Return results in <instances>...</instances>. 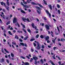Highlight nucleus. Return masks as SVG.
<instances>
[{
	"label": "nucleus",
	"instance_id": "f257e3e1",
	"mask_svg": "<svg viewBox=\"0 0 65 65\" xmlns=\"http://www.w3.org/2000/svg\"><path fill=\"white\" fill-rule=\"evenodd\" d=\"M52 27V26L51 25L49 24L48 25H45V28L48 30H50V27Z\"/></svg>",
	"mask_w": 65,
	"mask_h": 65
},
{
	"label": "nucleus",
	"instance_id": "f03ea898",
	"mask_svg": "<svg viewBox=\"0 0 65 65\" xmlns=\"http://www.w3.org/2000/svg\"><path fill=\"white\" fill-rule=\"evenodd\" d=\"M22 19L23 21L24 22H25L26 21H27V22H29L30 21L29 20V19L28 18H27L26 19L25 18H22Z\"/></svg>",
	"mask_w": 65,
	"mask_h": 65
},
{
	"label": "nucleus",
	"instance_id": "7ed1b4c3",
	"mask_svg": "<svg viewBox=\"0 0 65 65\" xmlns=\"http://www.w3.org/2000/svg\"><path fill=\"white\" fill-rule=\"evenodd\" d=\"M37 46L36 47V48L38 50H40V46H39L40 44L38 42H37Z\"/></svg>",
	"mask_w": 65,
	"mask_h": 65
},
{
	"label": "nucleus",
	"instance_id": "20e7f679",
	"mask_svg": "<svg viewBox=\"0 0 65 65\" xmlns=\"http://www.w3.org/2000/svg\"><path fill=\"white\" fill-rule=\"evenodd\" d=\"M17 19L15 18H14V19L13 20V24H14L15 23H17Z\"/></svg>",
	"mask_w": 65,
	"mask_h": 65
},
{
	"label": "nucleus",
	"instance_id": "39448f33",
	"mask_svg": "<svg viewBox=\"0 0 65 65\" xmlns=\"http://www.w3.org/2000/svg\"><path fill=\"white\" fill-rule=\"evenodd\" d=\"M1 4L2 5H3L5 7H6V5L5 4V3H3V2H1Z\"/></svg>",
	"mask_w": 65,
	"mask_h": 65
},
{
	"label": "nucleus",
	"instance_id": "423d86ee",
	"mask_svg": "<svg viewBox=\"0 0 65 65\" xmlns=\"http://www.w3.org/2000/svg\"><path fill=\"white\" fill-rule=\"evenodd\" d=\"M32 26L33 28H35V29H36L37 27H36V26H34V23H32Z\"/></svg>",
	"mask_w": 65,
	"mask_h": 65
},
{
	"label": "nucleus",
	"instance_id": "0eeeda50",
	"mask_svg": "<svg viewBox=\"0 0 65 65\" xmlns=\"http://www.w3.org/2000/svg\"><path fill=\"white\" fill-rule=\"evenodd\" d=\"M45 40H47L49 39V38H50L49 37V36H47L46 37H45Z\"/></svg>",
	"mask_w": 65,
	"mask_h": 65
},
{
	"label": "nucleus",
	"instance_id": "6e6552de",
	"mask_svg": "<svg viewBox=\"0 0 65 65\" xmlns=\"http://www.w3.org/2000/svg\"><path fill=\"white\" fill-rule=\"evenodd\" d=\"M33 59L35 60V61H37V60H38V58L36 57H33Z\"/></svg>",
	"mask_w": 65,
	"mask_h": 65
},
{
	"label": "nucleus",
	"instance_id": "1a4fd4ad",
	"mask_svg": "<svg viewBox=\"0 0 65 65\" xmlns=\"http://www.w3.org/2000/svg\"><path fill=\"white\" fill-rule=\"evenodd\" d=\"M50 62L52 65H55V64L53 63V62L51 60H50Z\"/></svg>",
	"mask_w": 65,
	"mask_h": 65
},
{
	"label": "nucleus",
	"instance_id": "9d476101",
	"mask_svg": "<svg viewBox=\"0 0 65 65\" xmlns=\"http://www.w3.org/2000/svg\"><path fill=\"white\" fill-rule=\"evenodd\" d=\"M35 8L37 9H38L39 10H41V9L38 7L36 6Z\"/></svg>",
	"mask_w": 65,
	"mask_h": 65
},
{
	"label": "nucleus",
	"instance_id": "9b49d317",
	"mask_svg": "<svg viewBox=\"0 0 65 65\" xmlns=\"http://www.w3.org/2000/svg\"><path fill=\"white\" fill-rule=\"evenodd\" d=\"M48 6L50 8V9L51 10H52V5H48Z\"/></svg>",
	"mask_w": 65,
	"mask_h": 65
},
{
	"label": "nucleus",
	"instance_id": "f8f14e48",
	"mask_svg": "<svg viewBox=\"0 0 65 65\" xmlns=\"http://www.w3.org/2000/svg\"><path fill=\"white\" fill-rule=\"evenodd\" d=\"M21 25L22 26V27H23V28H26V27H25V25H23L22 23H21Z\"/></svg>",
	"mask_w": 65,
	"mask_h": 65
},
{
	"label": "nucleus",
	"instance_id": "ddd939ff",
	"mask_svg": "<svg viewBox=\"0 0 65 65\" xmlns=\"http://www.w3.org/2000/svg\"><path fill=\"white\" fill-rule=\"evenodd\" d=\"M29 38V36H27L24 39L25 40H26L27 39V38Z\"/></svg>",
	"mask_w": 65,
	"mask_h": 65
},
{
	"label": "nucleus",
	"instance_id": "4468645a",
	"mask_svg": "<svg viewBox=\"0 0 65 65\" xmlns=\"http://www.w3.org/2000/svg\"><path fill=\"white\" fill-rule=\"evenodd\" d=\"M31 4L33 5H36V4L35 3L33 2H31Z\"/></svg>",
	"mask_w": 65,
	"mask_h": 65
},
{
	"label": "nucleus",
	"instance_id": "2eb2a0df",
	"mask_svg": "<svg viewBox=\"0 0 65 65\" xmlns=\"http://www.w3.org/2000/svg\"><path fill=\"white\" fill-rule=\"evenodd\" d=\"M27 30L28 32H29V33H30L31 32V30L29 28H28L27 29Z\"/></svg>",
	"mask_w": 65,
	"mask_h": 65
},
{
	"label": "nucleus",
	"instance_id": "dca6fc26",
	"mask_svg": "<svg viewBox=\"0 0 65 65\" xmlns=\"http://www.w3.org/2000/svg\"><path fill=\"white\" fill-rule=\"evenodd\" d=\"M15 39H19V37L18 36L16 35L15 37Z\"/></svg>",
	"mask_w": 65,
	"mask_h": 65
},
{
	"label": "nucleus",
	"instance_id": "f3484780",
	"mask_svg": "<svg viewBox=\"0 0 65 65\" xmlns=\"http://www.w3.org/2000/svg\"><path fill=\"white\" fill-rule=\"evenodd\" d=\"M4 50L5 51V52H6V53H9V52L8 51H7V50L5 48L4 49Z\"/></svg>",
	"mask_w": 65,
	"mask_h": 65
},
{
	"label": "nucleus",
	"instance_id": "a211bd4d",
	"mask_svg": "<svg viewBox=\"0 0 65 65\" xmlns=\"http://www.w3.org/2000/svg\"><path fill=\"white\" fill-rule=\"evenodd\" d=\"M21 12H22V13H25V11H24L22 10H21Z\"/></svg>",
	"mask_w": 65,
	"mask_h": 65
},
{
	"label": "nucleus",
	"instance_id": "6ab92c4d",
	"mask_svg": "<svg viewBox=\"0 0 65 65\" xmlns=\"http://www.w3.org/2000/svg\"><path fill=\"white\" fill-rule=\"evenodd\" d=\"M38 5L41 8H43V7L41 5H40L39 4H38Z\"/></svg>",
	"mask_w": 65,
	"mask_h": 65
},
{
	"label": "nucleus",
	"instance_id": "aec40b11",
	"mask_svg": "<svg viewBox=\"0 0 65 65\" xmlns=\"http://www.w3.org/2000/svg\"><path fill=\"white\" fill-rule=\"evenodd\" d=\"M57 29L59 33H60V30H59V27L57 26Z\"/></svg>",
	"mask_w": 65,
	"mask_h": 65
},
{
	"label": "nucleus",
	"instance_id": "412c9836",
	"mask_svg": "<svg viewBox=\"0 0 65 65\" xmlns=\"http://www.w3.org/2000/svg\"><path fill=\"white\" fill-rule=\"evenodd\" d=\"M41 38L43 39L44 38V36L43 35H41L40 36Z\"/></svg>",
	"mask_w": 65,
	"mask_h": 65
},
{
	"label": "nucleus",
	"instance_id": "4be33fe9",
	"mask_svg": "<svg viewBox=\"0 0 65 65\" xmlns=\"http://www.w3.org/2000/svg\"><path fill=\"white\" fill-rule=\"evenodd\" d=\"M22 29L23 31H24V32L25 33H26L27 32L26 30H25V29L24 28H22Z\"/></svg>",
	"mask_w": 65,
	"mask_h": 65
},
{
	"label": "nucleus",
	"instance_id": "5701e85b",
	"mask_svg": "<svg viewBox=\"0 0 65 65\" xmlns=\"http://www.w3.org/2000/svg\"><path fill=\"white\" fill-rule=\"evenodd\" d=\"M23 6L25 7V8H27L29 7V6H28L27 5H25V6Z\"/></svg>",
	"mask_w": 65,
	"mask_h": 65
},
{
	"label": "nucleus",
	"instance_id": "b1692460",
	"mask_svg": "<svg viewBox=\"0 0 65 65\" xmlns=\"http://www.w3.org/2000/svg\"><path fill=\"white\" fill-rule=\"evenodd\" d=\"M25 65H29V63L28 62H25L24 63Z\"/></svg>",
	"mask_w": 65,
	"mask_h": 65
},
{
	"label": "nucleus",
	"instance_id": "393cba45",
	"mask_svg": "<svg viewBox=\"0 0 65 65\" xmlns=\"http://www.w3.org/2000/svg\"><path fill=\"white\" fill-rule=\"evenodd\" d=\"M52 41L54 43H55V40H54V38H52Z\"/></svg>",
	"mask_w": 65,
	"mask_h": 65
},
{
	"label": "nucleus",
	"instance_id": "a878e982",
	"mask_svg": "<svg viewBox=\"0 0 65 65\" xmlns=\"http://www.w3.org/2000/svg\"><path fill=\"white\" fill-rule=\"evenodd\" d=\"M6 7V9H7V10H8V11H9V7Z\"/></svg>",
	"mask_w": 65,
	"mask_h": 65
},
{
	"label": "nucleus",
	"instance_id": "bb28decb",
	"mask_svg": "<svg viewBox=\"0 0 65 65\" xmlns=\"http://www.w3.org/2000/svg\"><path fill=\"white\" fill-rule=\"evenodd\" d=\"M43 1L44 2V3L45 5H47V3H46V2L44 1V0H43Z\"/></svg>",
	"mask_w": 65,
	"mask_h": 65
},
{
	"label": "nucleus",
	"instance_id": "cd10ccee",
	"mask_svg": "<svg viewBox=\"0 0 65 65\" xmlns=\"http://www.w3.org/2000/svg\"><path fill=\"white\" fill-rule=\"evenodd\" d=\"M20 57L21 58H22V59H26V58L25 57H24L23 56H21Z\"/></svg>",
	"mask_w": 65,
	"mask_h": 65
},
{
	"label": "nucleus",
	"instance_id": "c85d7f7f",
	"mask_svg": "<svg viewBox=\"0 0 65 65\" xmlns=\"http://www.w3.org/2000/svg\"><path fill=\"white\" fill-rule=\"evenodd\" d=\"M4 61V58H2L1 60V62H3Z\"/></svg>",
	"mask_w": 65,
	"mask_h": 65
},
{
	"label": "nucleus",
	"instance_id": "c756f323",
	"mask_svg": "<svg viewBox=\"0 0 65 65\" xmlns=\"http://www.w3.org/2000/svg\"><path fill=\"white\" fill-rule=\"evenodd\" d=\"M37 13H39V14H40V11H39L38 10H37Z\"/></svg>",
	"mask_w": 65,
	"mask_h": 65
},
{
	"label": "nucleus",
	"instance_id": "7c9ffc66",
	"mask_svg": "<svg viewBox=\"0 0 65 65\" xmlns=\"http://www.w3.org/2000/svg\"><path fill=\"white\" fill-rule=\"evenodd\" d=\"M40 61H41V63H42V64H43V62H44L43 60L42 59H41L40 60Z\"/></svg>",
	"mask_w": 65,
	"mask_h": 65
},
{
	"label": "nucleus",
	"instance_id": "2f4dec72",
	"mask_svg": "<svg viewBox=\"0 0 65 65\" xmlns=\"http://www.w3.org/2000/svg\"><path fill=\"white\" fill-rule=\"evenodd\" d=\"M11 57H14V55L13 54V53H11Z\"/></svg>",
	"mask_w": 65,
	"mask_h": 65
},
{
	"label": "nucleus",
	"instance_id": "473e14b6",
	"mask_svg": "<svg viewBox=\"0 0 65 65\" xmlns=\"http://www.w3.org/2000/svg\"><path fill=\"white\" fill-rule=\"evenodd\" d=\"M57 7L58 8H60V5L58 4L57 5Z\"/></svg>",
	"mask_w": 65,
	"mask_h": 65
},
{
	"label": "nucleus",
	"instance_id": "72a5a7b5",
	"mask_svg": "<svg viewBox=\"0 0 65 65\" xmlns=\"http://www.w3.org/2000/svg\"><path fill=\"white\" fill-rule=\"evenodd\" d=\"M8 33H9V34H10V35H11L12 36V33H11V32H10V31H9Z\"/></svg>",
	"mask_w": 65,
	"mask_h": 65
},
{
	"label": "nucleus",
	"instance_id": "f704fd0d",
	"mask_svg": "<svg viewBox=\"0 0 65 65\" xmlns=\"http://www.w3.org/2000/svg\"><path fill=\"white\" fill-rule=\"evenodd\" d=\"M23 3H24V4H27V2H25V1H23Z\"/></svg>",
	"mask_w": 65,
	"mask_h": 65
},
{
	"label": "nucleus",
	"instance_id": "c9c22d12",
	"mask_svg": "<svg viewBox=\"0 0 65 65\" xmlns=\"http://www.w3.org/2000/svg\"><path fill=\"white\" fill-rule=\"evenodd\" d=\"M33 40H35V39H34V38H33V39H31L30 40V41H33Z\"/></svg>",
	"mask_w": 65,
	"mask_h": 65
},
{
	"label": "nucleus",
	"instance_id": "e433bc0d",
	"mask_svg": "<svg viewBox=\"0 0 65 65\" xmlns=\"http://www.w3.org/2000/svg\"><path fill=\"white\" fill-rule=\"evenodd\" d=\"M35 61V62L34 63V64L35 65H37V62L36 61Z\"/></svg>",
	"mask_w": 65,
	"mask_h": 65
},
{
	"label": "nucleus",
	"instance_id": "4c0bfd02",
	"mask_svg": "<svg viewBox=\"0 0 65 65\" xmlns=\"http://www.w3.org/2000/svg\"><path fill=\"white\" fill-rule=\"evenodd\" d=\"M20 44L21 45H22L23 46H24V44L23 43H21Z\"/></svg>",
	"mask_w": 65,
	"mask_h": 65
},
{
	"label": "nucleus",
	"instance_id": "58836bf2",
	"mask_svg": "<svg viewBox=\"0 0 65 65\" xmlns=\"http://www.w3.org/2000/svg\"><path fill=\"white\" fill-rule=\"evenodd\" d=\"M39 36V35L38 34L36 36V38H38Z\"/></svg>",
	"mask_w": 65,
	"mask_h": 65
},
{
	"label": "nucleus",
	"instance_id": "ea45409f",
	"mask_svg": "<svg viewBox=\"0 0 65 65\" xmlns=\"http://www.w3.org/2000/svg\"><path fill=\"white\" fill-rule=\"evenodd\" d=\"M21 5H23V6H25V5L24 4H23V3L21 2Z\"/></svg>",
	"mask_w": 65,
	"mask_h": 65
},
{
	"label": "nucleus",
	"instance_id": "a19ab883",
	"mask_svg": "<svg viewBox=\"0 0 65 65\" xmlns=\"http://www.w3.org/2000/svg\"><path fill=\"white\" fill-rule=\"evenodd\" d=\"M33 60V58H31L30 59V62H32V61Z\"/></svg>",
	"mask_w": 65,
	"mask_h": 65
},
{
	"label": "nucleus",
	"instance_id": "79ce46f5",
	"mask_svg": "<svg viewBox=\"0 0 65 65\" xmlns=\"http://www.w3.org/2000/svg\"><path fill=\"white\" fill-rule=\"evenodd\" d=\"M10 24V21H8V22H7L6 23L7 25H8V24Z\"/></svg>",
	"mask_w": 65,
	"mask_h": 65
},
{
	"label": "nucleus",
	"instance_id": "37998d69",
	"mask_svg": "<svg viewBox=\"0 0 65 65\" xmlns=\"http://www.w3.org/2000/svg\"><path fill=\"white\" fill-rule=\"evenodd\" d=\"M7 4L8 5V6H9V2H7Z\"/></svg>",
	"mask_w": 65,
	"mask_h": 65
},
{
	"label": "nucleus",
	"instance_id": "c03bdc74",
	"mask_svg": "<svg viewBox=\"0 0 65 65\" xmlns=\"http://www.w3.org/2000/svg\"><path fill=\"white\" fill-rule=\"evenodd\" d=\"M6 62H7L8 63H9V61H8V59H7L6 60Z\"/></svg>",
	"mask_w": 65,
	"mask_h": 65
},
{
	"label": "nucleus",
	"instance_id": "a18cd8bd",
	"mask_svg": "<svg viewBox=\"0 0 65 65\" xmlns=\"http://www.w3.org/2000/svg\"><path fill=\"white\" fill-rule=\"evenodd\" d=\"M42 48L43 49L44 48V46L43 45H42Z\"/></svg>",
	"mask_w": 65,
	"mask_h": 65
},
{
	"label": "nucleus",
	"instance_id": "49530a36",
	"mask_svg": "<svg viewBox=\"0 0 65 65\" xmlns=\"http://www.w3.org/2000/svg\"><path fill=\"white\" fill-rule=\"evenodd\" d=\"M58 12L59 14H60V10H58Z\"/></svg>",
	"mask_w": 65,
	"mask_h": 65
},
{
	"label": "nucleus",
	"instance_id": "de8ad7c7",
	"mask_svg": "<svg viewBox=\"0 0 65 65\" xmlns=\"http://www.w3.org/2000/svg\"><path fill=\"white\" fill-rule=\"evenodd\" d=\"M47 41V43H50V41L49 40H46Z\"/></svg>",
	"mask_w": 65,
	"mask_h": 65
},
{
	"label": "nucleus",
	"instance_id": "09e8293b",
	"mask_svg": "<svg viewBox=\"0 0 65 65\" xmlns=\"http://www.w3.org/2000/svg\"><path fill=\"white\" fill-rule=\"evenodd\" d=\"M56 48H57V47H54L53 48L54 50V51H55V50H56Z\"/></svg>",
	"mask_w": 65,
	"mask_h": 65
},
{
	"label": "nucleus",
	"instance_id": "8fccbe9b",
	"mask_svg": "<svg viewBox=\"0 0 65 65\" xmlns=\"http://www.w3.org/2000/svg\"><path fill=\"white\" fill-rule=\"evenodd\" d=\"M19 40L20 41V42H23V40L21 39H20Z\"/></svg>",
	"mask_w": 65,
	"mask_h": 65
},
{
	"label": "nucleus",
	"instance_id": "3c124183",
	"mask_svg": "<svg viewBox=\"0 0 65 65\" xmlns=\"http://www.w3.org/2000/svg\"><path fill=\"white\" fill-rule=\"evenodd\" d=\"M46 12L47 13V14H49V12L47 10H46Z\"/></svg>",
	"mask_w": 65,
	"mask_h": 65
},
{
	"label": "nucleus",
	"instance_id": "603ef678",
	"mask_svg": "<svg viewBox=\"0 0 65 65\" xmlns=\"http://www.w3.org/2000/svg\"><path fill=\"white\" fill-rule=\"evenodd\" d=\"M26 58H27L28 59H30V57L28 56H26Z\"/></svg>",
	"mask_w": 65,
	"mask_h": 65
},
{
	"label": "nucleus",
	"instance_id": "864d4df0",
	"mask_svg": "<svg viewBox=\"0 0 65 65\" xmlns=\"http://www.w3.org/2000/svg\"><path fill=\"white\" fill-rule=\"evenodd\" d=\"M8 56L9 57V58H10V55H8Z\"/></svg>",
	"mask_w": 65,
	"mask_h": 65
},
{
	"label": "nucleus",
	"instance_id": "5fc2aeb1",
	"mask_svg": "<svg viewBox=\"0 0 65 65\" xmlns=\"http://www.w3.org/2000/svg\"><path fill=\"white\" fill-rule=\"evenodd\" d=\"M5 17H5V16L4 15H3V19H5Z\"/></svg>",
	"mask_w": 65,
	"mask_h": 65
},
{
	"label": "nucleus",
	"instance_id": "6e6d98bb",
	"mask_svg": "<svg viewBox=\"0 0 65 65\" xmlns=\"http://www.w3.org/2000/svg\"><path fill=\"white\" fill-rule=\"evenodd\" d=\"M33 44L34 45V46H36V44H35V43H33Z\"/></svg>",
	"mask_w": 65,
	"mask_h": 65
},
{
	"label": "nucleus",
	"instance_id": "4d7b16f0",
	"mask_svg": "<svg viewBox=\"0 0 65 65\" xmlns=\"http://www.w3.org/2000/svg\"><path fill=\"white\" fill-rule=\"evenodd\" d=\"M58 63L59 64V65H61V61L58 62Z\"/></svg>",
	"mask_w": 65,
	"mask_h": 65
},
{
	"label": "nucleus",
	"instance_id": "13d9d810",
	"mask_svg": "<svg viewBox=\"0 0 65 65\" xmlns=\"http://www.w3.org/2000/svg\"><path fill=\"white\" fill-rule=\"evenodd\" d=\"M27 2L28 3H30V1H29V0H27Z\"/></svg>",
	"mask_w": 65,
	"mask_h": 65
},
{
	"label": "nucleus",
	"instance_id": "bf43d9fd",
	"mask_svg": "<svg viewBox=\"0 0 65 65\" xmlns=\"http://www.w3.org/2000/svg\"><path fill=\"white\" fill-rule=\"evenodd\" d=\"M2 52L3 53H4V51H3V49H2Z\"/></svg>",
	"mask_w": 65,
	"mask_h": 65
},
{
	"label": "nucleus",
	"instance_id": "052dcab7",
	"mask_svg": "<svg viewBox=\"0 0 65 65\" xmlns=\"http://www.w3.org/2000/svg\"><path fill=\"white\" fill-rule=\"evenodd\" d=\"M44 20H46L47 19L45 18V17H44Z\"/></svg>",
	"mask_w": 65,
	"mask_h": 65
},
{
	"label": "nucleus",
	"instance_id": "680f3d73",
	"mask_svg": "<svg viewBox=\"0 0 65 65\" xmlns=\"http://www.w3.org/2000/svg\"><path fill=\"white\" fill-rule=\"evenodd\" d=\"M12 43L13 44H14V45H15V43H14L13 42H12Z\"/></svg>",
	"mask_w": 65,
	"mask_h": 65
},
{
	"label": "nucleus",
	"instance_id": "e2e57ef3",
	"mask_svg": "<svg viewBox=\"0 0 65 65\" xmlns=\"http://www.w3.org/2000/svg\"><path fill=\"white\" fill-rule=\"evenodd\" d=\"M47 46H48V47L49 48H51V46L50 45Z\"/></svg>",
	"mask_w": 65,
	"mask_h": 65
},
{
	"label": "nucleus",
	"instance_id": "0e129e2a",
	"mask_svg": "<svg viewBox=\"0 0 65 65\" xmlns=\"http://www.w3.org/2000/svg\"><path fill=\"white\" fill-rule=\"evenodd\" d=\"M9 18V16L7 17L6 18V20H8V19Z\"/></svg>",
	"mask_w": 65,
	"mask_h": 65
},
{
	"label": "nucleus",
	"instance_id": "69168bd1",
	"mask_svg": "<svg viewBox=\"0 0 65 65\" xmlns=\"http://www.w3.org/2000/svg\"><path fill=\"white\" fill-rule=\"evenodd\" d=\"M48 34H51V32L49 31H48Z\"/></svg>",
	"mask_w": 65,
	"mask_h": 65
},
{
	"label": "nucleus",
	"instance_id": "338daca9",
	"mask_svg": "<svg viewBox=\"0 0 65 65\" xmlns=\"http://www.w3.org/2000/svg\"><path fill=\"white\" fill-rule=\"evenodd\" d=\"M55 33V34H56V35H59V34H58V32H56Z\"/></svg>",
	"mask_w": 65,
	"mask_h": 65
},
{
	"label": "nucleus",
	"instance_id": "774afa93",
	"mask_svg": "<svg viewBox=\"0 0 65 65\" xmlns=\"http://www.w3.org/2000/svg\"><path fill=\"white\" fill-rule=\"evenodd\" d=\"M28 11H29V12H31V10L30 9H28Z\"/></svg>",
	"mask_w": 65,
	"mask_h": 65
}]
</instances>
